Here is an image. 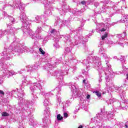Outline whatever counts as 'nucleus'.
<instances>
[{"mask_svg": "<svg viewBox=\"0 0 128 128\" xmlns=\"http://www.w3.org/2000/svg\"><path fill=\"white\" fill-rule=\"evenodd\" d=\"M93 93L96 94V96H97L98 98H100L102 96V93L98 91H94Z\"/></svg>", "mask_w": 128, "mask_h": 128, "instance_id": "nucleus-1", "label": "nucleus"}, {"mask_svg": "<svg viewBox=\"0 0 128 128\" xmlns=\"http://www.w3.org/2000/svg\"><path fill=\"white\" fill-rule=\"evenodd\" d=\"M64 118V117H62V116H60V114H58L57 116V120H62Z\"/></svg>", "mask_w": 128, "mask_h": 128, "instance_id": "nucleus-2", "label": "nucleus"}, {"mask_svg": "<svg viewBox=\"0 0 128 128\" xmlns=\"http://www.w3.org/2000/svg\"><path fill=\"white\" fill-rule=\"evenodd\" d=\"M2 116H10V114H8V112H3L2 113Z\"/></svg>", "mask_w": 128, "mask_h": 128, "instance_id": "nucleus-3", "label": "nucleus"}, {"mask_svg": "<svg viewBox=\"0 0 128 128\" xmlns=\"http://www.w3.org/2000/svg\"><path fill=\"white\" fill-rule=\"evenodd\" d=\"M107 36H108V34H106L102 36V40H104V38H107Z\"/></svg>", "mask_w": 128, "mask_h": 128, "instance_id": "nucleus-4", "label": "nucleus"}, {"mask_svg": "<svg viewBox=\"0 0 128 128\" xmlns=\"http://www.w3.org/2000/svg\"><path fill=\"white\" fill-rule=\"evenodd\" d=\"M39 50L42 54H46V52H44L42 48H40Z\"/></svg>", "mask_w": 128, "mask_h": 128, "instance_id": "nucleus-5", "label": "nucleus"}, {"mask_svg": "<svg viewBox=\"0 0 128 128\" xmlns=\"http://www.w3.org/2000/svg\"><path fill=\"white\" fill-rule=\"evenodd\" d=\"M64 118H68V113L64 112Z\"/></svg>", "mask_w": 128, "mask_h": 128, "instance_id": "nucleus-6", "label": "nucleus"}, {"mask_svg": "<svg viewBox=\"0 0 128 128\" xmlns=\"http://www.w3.org/2000/svg\"><path fill=\"white\" fill-rule=\"evenodd\" d=\"M0 94H2V96H4V90H0Z\"/></svg>", "mask_w": 128, "mask_h": 128, "instance_id": "nucleus-7", "label": "nucleus"}, {"mask_svg": "<svg viewBox=\"0 0 128 128\" xmlns=\"http://www.w3.org/2000/svg\"><path fill=\"white\" fill-rule=\"evenodd\" d=\"M54 32H56V29H52V30L50 31V33H51V34H54Z\"/></svg>", "mask_w": 128, "mask_h": 128, "instance_id": "nucleus-8", "label": "nucleus"}, {"mask_svg": "<svg viewBox=\"0 0 128 128\" xmlns=\"http://www.w3.org/2000/svg\"><path fill=\"white\" fill-rule=\"evenodd\" d=\"M81 4H86V1L84 0L82 1Z\"/></svg>", "mask_w": 128, "mask_h": 128, "instance_id": "nucleus-9", "label": "nucleus"}, {"mask_svg": "<svg viewBox=\"0 0 128 128\" xmlns=\"http://www.w3.org/2000/svg\"><path fill=\"white\" fill-rule=\"evenodd\" d=\"M90 98V95L88 94L86 96L87 100H88Z\"/></svg>", "mask_w": 128, "mask_h": 128, "instance_id": "nucleus-10", "label": "nucleus"}, {"mask_svg": "<svg viewBox=\"0 0 128 128\" xmlns=\"http://www.w3.org/2000/svg\"><path fill=\"white\" fill-rule=\"evenodd\" d=\"M106 30L104 29V28H102V30H100V32H106Z\"/></svg>", "mask_w": 128, "mask_h": 128, "instance_id": "nucleus-11", "label": "nucleus"}, {"mask_svg": "<svg viewBox=\"0 0 128 128\" xmlns=\"http://www.w3.org/2000/svg\"><path fill=\"white\" fill-rule=\"evenodd\" d=\"M84 126L82 125H80L78 128H82Z\"/></svg>", "mask_w": 128, "mask_h": 128, "instance_id": "nucleus-12", "label": "nucleus"}, {"mask_svg": "<svg viewBox=\"0 0 128 128\" xmlns=\"http://www.w3.org/2000/svg\"><path fill=\"white\" fill-rule=\"evenodd\" d=\"M83 82L86 84V80H83Z\"/></svg>", "mask_w": 128, "mask_h": 128, "instance_id": "nucleus-13", "label": "nucleus"}, {"mask_svg": "<svg viewBox=\"0 0 128 128\" xmlns=\"http://www.w3.org/2000/svg\"><path fill=\"white\" fill-rule=\"evenodd\" d=\"M125 128H128V125L125 124Z\"/></svg>", "mask_w": 128, "mask_h": 128, "instance_id": "nucleus-14", "label": "nucleus"}]
</instances>
